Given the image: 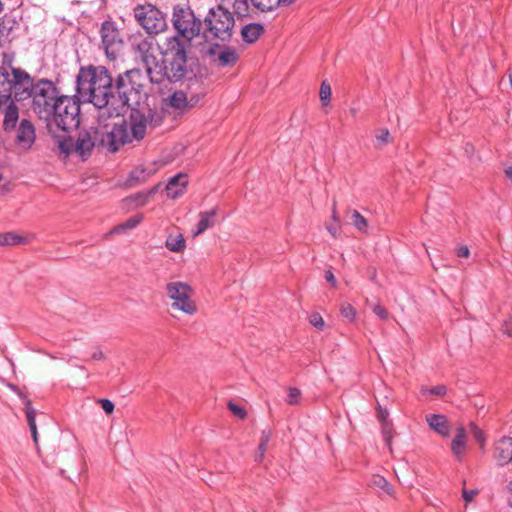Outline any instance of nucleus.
<instances>
[{
	"mask_svg": "<svg viewBox=\"0 0 512 512\" xmlns=\"http://www.w3.org/2000/svg\"><path fill=\"white\" fill-rule=\"evenodd\" d=\"M505 175L507 178L512 180V166H509L508 168L505 169Z\"/></svg>",
	"mask_w": 512,
	"mask_h": 512,
	"instance_id": "052dcab7",
	"label": "nucleus"
},
{
	"mask_svg": "<svg viewBox=\"0 0 512 512\" xmlns=\"http://www.w3.org/2000/svg\"><path fill=\"white\" fill-rule=\"evenodd\" d=\"M509 79H510V86L512 88V73L510 74Z\"/></svg>",
	"mask_w": 512,
	"mask_h": 512,
	"instance_id": "69168bd1",
	"label": "nucleus"
},
{
	"mask_svg": "<svg viewBox=\"0 0 512 512\" xmlns=\"http://www.w3.org/2000/svg\"><path fill=\"white\" fill-rule=\"evenodd\" d=\"M134 16L148 34H158L167 28L165 15L155 6L138 5L134 9Z\"/></svg>",
	"mask_w": 512,
	"mask_h": 512,
	"instance_id": "1a4fd4ad",
	"label": "nucleus"
},
{
	"mask_svg": "<svg viewBox=\"0 0 512 512\" xmlns=\"http://www.w3.org/2000/svg\"><path fill=\"white\" fill-rule=\"evenodd\" d=\"M167 296L173 300L171 307L188 315L197 313V306L191 299L192 287L182 281L169 282L166 285Z\"/></svg>",
	"mask_w": 512,
	"mask_h": 512,
	"instance_id": "0eeeda50",
	"label": "nucleus"
},
{
	"mask_svg": "<svg viewBox=\"0 0 512 512\" xmlns=\"http://www.w3.org/2000/svg\"><path fill=\"white\" fill-rule=\"evenodd\" d=\"M309 322L312 326L319 330H322L325 324L322 316L319 313L311 314L309 317Z\"/></svg>",
	"mask_w": 512,
	"mask_h": 512,
	"instance_id": "79ce46f5",
	"label": "nucleus"
},
{
	"mask_svg": "<svg viewBox=\"0 0 512 512\" xmlns=\"http://www.w3.org/2000/svg\"><path fill=\"white\" fill-rule=\"evenodd\" d=\"M80 100L83 99L76 92L74 96L62 95L58 99V112L60 113L59 129L68 131L77 128L80 124Z\"/></svg>",
	"mask_w": 512,
	"mask_h": 512,
	"instance_id": "6e6552de",
	"label": "nucleus"
},
{
	"mask_svg": "<svg viewBox=\"0 0 512 512\" xmlns=\"http://www.w3.org/2000/svg\"><path fill=\"white\" fill-rule=\"evenodd\" d=\"M227 406L229 410L233 413V415L236 416L237 418L245 419L247 417L246 410L243 407L235 404L234 402L229 401Z\"/></svg>",
	"mask_w": 512,
	"mask_h": 512,
	"instance_id": "ea45409f",
	"label": "nucleus"
},
{
	"mask_svg": "<svg viewBox=\"0 0 512 512\" xmlns=\"http://www.w3.org/2000/svg\"><path fill=\"white\" fill-rule=\"evenodd\" d=\"M210 61L218 67H233L239 60L237 51L227 45L212 44L205 52Z\"/></svg>",
	"mask_w": 512,
	"mask_h": 512,
	"instance_id": "4468645a",
	"label": "nucleus"
},
{
	"mask_svg": "<svg viewBox=\"0 0 512 512\" xmlns=\"http://www.w3.org/2000/svg\"><path fill=\"white\" fill-rule=\"evenodd\" d=\"M324 278L327 282H329L333 287H336L337 281L331 270H326L324 273Z\"/></svg>",
	"mask_w": 512,
	"mask_h": 512,
	"instance_id": "864d4df0",
	"label": "nucleus"
},
{
	"mask_svg": "<svg viewBox=\"0 0 512 512\" xmlns=\"http://www.w3.org/2000/svg\"><path fill=\"white\" fill-rule=\"evenodd\" d=\"M75 84L83 102L98 109H108L109 115L113 110L118 116L119 108L139 105L146 98L143 74L137 68L113 76L103 65L81 66Z\"/></svg>",
	"mask_w": 512,
	"mask_h": 512,
	"instance_id": "f257e3e1",
	"label": "nucleus"
},
{
	"mask_svg": "<svg viewBox=\"0 0 512 512\" xmlns=\"http://www.w3.org/2000/svg\"><path fill=\"white\" fill-rule=\"evenodd\" d=\"M8 388H9L10 390H12L14 393H16V394L20 397V399L23 401V403L25 402V398H28V397H27V396H26V395H25V394H24V393L19 389V387H18L17 385L9 383V384H8Z\"/></svg>",
	"mask_w": 512,
	"mask_h": 512,
	"instance_id": "603ef678",
	"label": "nucleus"
},
{
	"mask_svg": "<svg viewBox=\"0 0 512 512\" xmlns=\"http://www.w3.org/2000/svg\"><path fill=\"white\" fill-rule=\"evenodd\" d=\"M0 111L3 113V130L6 133L13 132L16 127L17 123L19 122V108L15 104L14 100L11 99L7 104H3L2 109Z\"/></svg>",
	"mask_w": 512,
	"mask_h": 512,
	"instance_id": "dca6fc26",
	"label": "nucleus"
},
{
	"mask_svg": "<svg viewBox=\"0 0 512 512\" xmlns=\"http://www.w3.org/2000/svg\"><path fill=\"white\" fill-rule=\"evenodd\" d=\"M159 185L154 186L147 192H138L134 195H131L128 199L135 202L137 206L145 205L149 198L152 197L158 190Z\"/></svg>",
	"mask_w": 512,
	"mask_h": 512,
	"instance_id": "cd10ccee",
	"label": "nucleus"
},
{
	"mask_svg": "<svg viewBox=\"0 0 512 512\" xmlns=\"http://www.w3.org/2000/svg\"><path fill=\"white\" fill-rule=\"evenodd\" d=\"M217 208H212L207 211H201L199 213V221L196 225V229L192 232L193 236H199L204 233L207 229L213 227L216 223Z\"/></svg>",
	"mask_w": 512,
	"mask_h": 512,
	"instance_id": "6ab92c4d",
	"label": "nucleus"
},
{
	"mask_svg": "<svg viewBox=\"0 0 512 512\" xmlns=\"http://www.w3.org/2000/svg\"><path fill=\"white\" fill-rule=\"evenodd\" d=\"M373 313L377 315L380 319L386 320L388 318L387 310L380 304H376L373 307Z\"/></svg>",
	"mask_w": 512,
	"mask_h": 512,
	"instance_id": "a18cd8bd",
	"label": "nucleus"
},
{
	"mask_svg": "<svg viewBox=\"0 0 512 512\" xmlns=\"http://www.w3.org/2000/svg\"><path fill=\"white\" fill-rule=\"evenodd\" d=\"M102 46L108 59L114 60L121 52L124 42L119 30L112 21H104L101 25Z\"/></svg>",
	"mask_w": 512,
	"mask_h": 512,
	"instance_id": "ddd939ff",
	"label": "nucleus"
},
{
	"mask_svg": "<svg viewBox=\"0 0 512 512\" xmlns=\"http://www.w3.org/2000/svg\"><path fill=\"white\" fill-rule=\"evenodd\" d=\"M265 32L262 24L251 22L241 28L242 40L247 44L255 43L260 36Z\"/></svg>",
	"mask_w": 512,
	"mask_h": 512,
	"instance_id": "aec40b11",
	"label": "nucleus"
},
{
	"mask_svg": "<svg viewBox=\"0 0 512 512\" xmlns=\"http://www.w3.org/2000/svg\"><path fill=\"white\" fill-rule=\"evenodd\" d=\"M204 34L222 42H229L233 35L235 20L233 14L222 5L210 8L203 20Z\"/></svg>",
	"mask_w": 512,
	"mask_h": 512,
	"instance_id": "423d86ee",
	"label": "nucleus"
},
{
	"mask_svg": "<svg viewBox=\"0 0 512 512\" xmlns=\"http://www.w3.org/2000/svg\"><path fill=\"white\" fill-rule=\"evenodd\" d=\"M233 10L238 18H245L249 16V3L248 0H234Z\"/></svg>",
	"mask_w": 512,
	"mask_h": 512,
	"instance_id": "473e14b6",
	"label": "nucleus"
},
{
	"mask_svg": "<svg viewBox=\"0 0 512 512\" xmlns=\"http://www.w3.org/2000/svg\"><path fill=\"white\" fill-rule=\"evenodd\" d=\"M465 151H466V153L473 152V146L471 144L467 143L466 147H465Z\"/></svg>",
	"mask_w": 512,
	"mask_h": 512,
	"instance_id": "680f3d73",
	"label": "nucleus"
},
{
	"mask_svg": "<svg viewBox=\"0 0 512 512\" xmlns=\"http://www.w3.org/2000/svg\"><path fill=\"white\" fill-rule=\"evenodd\" d=\"M331 218H332L334 223H336V224L340 223V219H339L338 213L336 211V202L335 201L333 202V206H332V216H331Z\"/></svg>",
	"mask_w": 512,
	"mask_h": 512,
	"instance_id": "5fc2aeb1",
	"label": "nucleus"
},
{
	"mask_svg": "<svg viewBox=\"0 0 512 512\" xmlns=\"http://www.w3.org/2000/svg\"><path fill=\"white\" fill-rule=\"evenodd\" d=\"M470 254L469 248L466 245H461L456 249V255L460 258H467Z\"/></svg>",
	"mask_w": 512,
	"mask_h": 512,
	"instance_id": "8fccbe9b",
	"label": "nucleus"
},
{
	"mask_svg": "<svg viewBox=\"0 0 512 512\" xmlns=\"http://www.w3.org/2000/svg\"><path fill=\"white\" fill-rule=\"evenodd\" d=\"M15 131V145L24 152L29 151L36 140V131L33 123L28 119H22Z\"/></svg>",
	"mask_w": 512,
	"mask_h": 512,
	"instance_id": "2eb2a0df",
	"label": "nucleus"
},
{
	"mask_svg": "<svg viewBox=\"0 0 512 512\" xmlns=\"http://www.w3.org/2000/svg\"><path fill=\"white\" fill-rule=\"evenodd\" d=\"M142 220V217L141 216H132L130 218H128L125 222L123 223H120L118 224L117 226H115L112 230H111V233H122L124 231H127V230H132L134 228H136L139 223L141 222Z\"/></svg>",
	"mask_w": 512,
	"mask_h": 512,
	"instance_id": "bb28decb",
	"label": "nucleus"
},
{
	"mask_svg": "<svg viewBox=\"0 0 512 512\" xmlns=\"http://www.w3.org/2000/svg\"><path fill=\"white\" fill-rule=\"evenodd\" d=\"M12 73L6 68L0 67V109L12 99Z\"/></svg>",
	"mask_w": 512,
	"mask_h": 512,
	"instance_id": "a211bd4d",
	"label": "nucleus"
},
{
	"mask_svg": "<svg viewBox=\"0 0 512 512\" xmlns=\"http://www.w3.org/2000/svg\"><path fill=\"white\" fill-rule=\"evenodd\" d=\"M389 412L386 408H383L381 406L377 409V418L381 423L389 422L388 420Z\"/></svg>",
	"mask_w": 512,
	"mask_h": 512,
	"instance_id": "de8ad7c7",
	"label": "nucleus"
},
{
	"mask_svg": "<svg viewBox=\"0 0 512 512\" xmlns=\"http://www.w3.org/2000/svg\"><path fill=\"white\" fill-rule=\"evenodd\" d=\"M301 391L295 387H289L286 402L290 405H296L299 403Z\"/></svg>",
	"mask_w": 512,
	"mask_h": 512,
	"instance_id": "58836bf2",
	"label": "nucleus"
},
{
	"mask_svg": "<svg viewBox=\"0 0 512 512\" xmlns=\"http://www.w3.org/2000/svg\"><path fill=\"white\" fill-rule=\"evenodd\" d=\"M497 450L500 451L499 455V461L501 465L506 464L507 462L503 461V457L507 456V450H512V438L511 437H504L500 440L499 446L497 447Z\"/></svg>",
	"mask_w": 512,
	"mask_h": 512,
	"instance_id": "72a5a7b5",
	"label": "nucleus"
},
{
	"mask_svg": "<svg viewBox=\"0 0 512 512\" xmlns=\"http://www.w3.org/2000/svg\"><path fill=\"white\" fill-rule=\"evenodd\" d=\"M172 23L176 30V35L173 37L178 38L187 55L191 41L200 34L202 21L195 16L194 11L188 5L177 4L173 7Z\"/></svg>",
	"mask_w": 512,
	"mask_h": 512,
	"instance_id": "20e7f679",
	"label": "nucleus"
},
{
	"mask_svg": "<svg viewBox=\"0 0 512 512\" xmlns=\"http://www.w3.org/2000/svg\"><path fill=\"white\" fill-rule=\"evenodd\" d=\"M12 99L15 101H23L33 98L36 82L33 78L21 68H12Z\"/></svg>",
	"mask_w": 512,
	"mask_h": 512,
	"instance_id": "f8f14e48",
	"label": "nucleus"
},
{
	"mask_svg": "<svg viewBox=\"0 0 512 512\" xmlns=\"http://www.w3.org/2000/svg\"><path fill=\"white\" fill-rule=\"evenodd\" d=\"M351 224L360 232L366 233L368 222L357 210H353L351 215Z\"/></svg>",
	"mask_w": 512,
	"mask_h": 512,
	"instance_id": "7c9ffc66",
	"label": "nucleus"
},
{
	"mask_svg": "<svg viewBox=\"0 0 512 512\" xmlns=\"http://www.w3.org/2000/svg\"><path fill=\"white\" fill-rule=\"evenodd\" d=\"M465 442H466V430L464 427H459L457 429V434L452 440L451 450L453 454L460 458L465 450Z\"/></svg>",
	"mask_w": 512,
	"mask_h": 512,
	"instance_id": "5701e85b",
	"label": "nucleus"
},
{
	"mask_svg": "<svg viewBox=\"0 0 512 512\" xmlns=\"http://www.w3.org/2000/svg\"><path fill=\"white\" fill-rule=\"evenodd\" d=\"M393 424L389 422L381 423V433L384 439L385 444L389 449H391L392 438H393Z\"/></svg>",
	"mask_w": 512,
	"mask_h": 512,
	"instance_id": "f704fd0d",
	"label": "nucleus"
},
{
	"mask_svg": "<svg viewBox=\"0 0 512 512\" xmlns=\"http://www.w3.org/2000/svg\"><path fill=\"white\" fill-rule=\"evenodd\" d=\"M351 113L354 115L356 113L355 109H351Z\"/></svg>",
	"mask_w": 512,
	"mask_h": 512,
	"instance_id": "338daca9",
	"label": "nucleus"
},
{
	"mask_svg": "<svg viewBox=\"0 0 512 512\" xmlns=\"http://www.w3.org/2000/svg\"><path fill=\"white\" fill-rule=\"evenodd\" d=\"M512 460V449L507 450V456L503 457L504 462H509Z\"/></svg>",
	"mask_w": 512,
	"mask_h": 512,
	"instance_id": "bf43d9fd",
	"label": "nucleus"
},
{
	"mask_svg": "<svg viewBox=\"0 0 512 512\" xmlns=\"http://www.w3.org/2000/svg\"><path fill=\"white\" fill-rule=\"evenodd\" d=\"M319 96H320L322 105H324V106L328 105V103L330 102V98H331V87L326 81H323L321 83Z\"/></svg>",
	"mask_w": 512,
	"mask_h": 512,
	"instance_id": "4c0bfd02",
	"label": "nucleus"
},
{
	"mask_svg": "<svg viewBox=\"0 0 512 512\" xmlns=\"http://www.w3.org/2000/svg\"><path fill=\"white\" fill-rule=\"evenodd\" d=\"M151 176V171L146 168H136L130 172L127 178V184L129 186H135L146 182Z\"/></svg>",
	"mask_w": 512,
	"mask_h": 512,
	"instance_id": "b1692460",
	"label": "nucleus"
},
{
	"mask_svg": "<svg viewBox=\"0 0 512 512\" xmlns=\"http://www.w3.org/2000/svg\"><path fill=\"white\" fill-rule=\"evenodd\" d=\"M264 455H265V452H261V451L258 450L256 455H255V458H254L255 462L261 463L263 461V459H264Z\"/></svg>",
	"mask_w": 512,
	"mask_h": 512,
	"instance_id": "13d9d810",
	"label": "nucleus"
},
{
	"mask_svg": "<svg viewBox=\"0 0 512 512\" xmlns=\"http://www.w3.org/2000/svg\"><path fill=\"white\" fill-rule=\"evenodd\" d=\"M340 314L348 322H353L355 320V318H356V310L349 303H344V304L341 305V307H340Z\"/></svg>",
	"mask_w": 512,
	"mask_h": 512,
	"instance_id": "e433bc0d",
	"label": "nucleus"
},
{
	"mask_svg": "<svg viewBox=\"0 0 512 512\" xmlns=\"http://www.w3.org/2000/svg\"><path fill=\"white\" fill-rule=\"evenodd\" d=\"M188 184V176L185 173H178L171 177L166 185V194L171 199L182 196Z\"/></svg>",
	"mask_w": 512,
	"mask_h": 512,
	"instance_id": "f3484780",
	"label": "nucleus"
},
{
	"mask_svg": "<svg viewBox=\"0 0 512 512\" xmlns=\"http://www.w3.org/2000/svg\"><path fill=\"white\" fill-rule=\"evenodd\" d=\"M91 358L93 360H102L104 359V354L103 352L99 349L97 351H95L92 355H91Z\"/></svg>",
	"mask_w": 512,
	"mask_h": 512,
	"instance_id": "4d7b16f0",
	"label": "nucleus"
},
{
	"mask_svg": "<svg viewBox=\"0 0 512 512\" xmlns=\"http://www.w3.org/2000/svg\"><path fill=\"white\" fill-rule=\"evenodd\" d=\"M327 230L328 232L334 237V238H337L338 235H339V230H340V223L339 224H336V223H333V224H330V225H327Z\"/></svg>",
	"mask_w": 512,
	"mask_h": 512,
	"instance_id": "3c124183",
	"label": "nucleus"
},
{
	"mask_svg": "<svg viewBox=\"0 0 512 512\" xmlns=\"http://www.w3.org/2000/svg\"><path fill=\"white\" fill-rule=\"evenodd\" d=\"M511 507H512V502H511Z\"/></svg>",
	"mask_w": 512,
	"mask_h": 512,
	"instance_id": "774afa93",
	"label": "nucleus"
},
{
	"mask_svg": "<svg viewBox=\"0 0 512 512\" xmlns=\"http://www.w3.org/2000/svg\"><path fill=\"white\" fill-rule=\"evenodd\" d=\"M36 115L39 119L46 122L49 129L52 127L59 129L60 113L58 112V103L54 105L53 102L46 110H42V112H38Z\"/></svg>",
	"mask_w": 512,
	"mask_h": 512,
	"instance_id": "4be33fe9",
	"label": "nucleus"
},
{
	"mask_svg": "<svg viewBox=\"0 0 512 512\" xmlns=\"http://www.w3.org/2000/svg\"><path fill=\"white\" fill-rule=\"evenodd\" d=\"M159 70L147 68L150 82L161 84L166 79L170 83L184 84L185 80L197 84L200 79H207L209 72L205 66L194 57H188L183 45L177 37L166 39V48L162 53V65L156 66Z\"/></svg>",
	"mask_w": 512,
	"mask_h": 512,
	"instance_id": "f03ea898",
	"label": "nucleus"
},
{
	"mask_svg": "<svg viewBox=\"0 0 512 512\" xmlns=\"http://www.w3.org/2000/svg\"><path fill=\"white\" fill-rule=\"evenodd\" d=\"M26 239L14 232H6L3 234H0V246H14V245H20L25 244Z\"/></svg>",
	"mask_w": 512,
	"mask_h": 512,
	"instance_id": "393cba45",
	"label": "nucleus"
},
{
	"mask_svg": "<svg viewBox=\"0 0 512 512\" xmlns=\"http://www.w3.org/2000/svg\"><path fill=\"white\" fill-rule=\"evenodd\" d=\"M474 437H475L476 441L479 442L480 441V432L475 431L474 432Z\"/></svg>",
	"mask_w": 512,
	"mask_h": 512,
	"instance_id": "0e129e2a",
	"label": "nucleus"
},
{
	"mask_svg": "<svg viewBox=\"0 0 512 512\" xmlns=\"http://www.w3.org/2000/svg\"><path fill=\"white\" fill-rule=\"evenodd\" d=\"M98 403H100L102 409L106 414H112L115 408L114 403L107 399V398H101L98 400Z\"/></svg>",
	"mask_w": 512,
	"mask_h": 512,
	"instance_id": "37998d69",
	"label": "nucleus"
},
{
	"mask_svg": "<svg viewBox=\"0 0 512 512\" xmlns=\"http://www.w3.org/2000/svg\"><path fill=\"white\" fill-rule=\"evenodd\" d=\"M271 439V431L270 430H263L261 433L260 442L258 445V450L261 452H266L268 443Z\"/></svg>",
	"mask_w": 512,
	"mask_h": 512,
	"instance_id": "a19ab883",
	"label": "nucleus"
},
{
	"mask_svg": "<svg viewBox=\"0 0 512 512\" xmlns=\"http://www.w3.org/2000/svg\"><path fill=\"white\" fill-rule=\"evenodd\" d=\"M390 133L388 129H383L379 134L376 135V140L380 145H384L388 142Z\"/></svg>",
	"mask_w": 512,
	"mask_h": 512,
	"instance_id": "49530a36",
	"label": "nucleus"
},
{
	"mask_svg": "<svg viewBox=\"0 0 512 512\" xmlns=\"http://www.w3.org/2000/svg\"><path fill=\"white\" fill-rule=\"evenodd\" d=\"M134 48L143 57V59L147 61V54L152 48L151 40L141 39L140 41L134 44Z\"/></svg>",
	"mask_w": 512,
	"mask_h": 512,
	"instance_id": "c9c22d12",
	"label": "nucleus"
},
{
	"mask_svg": "<svg viewBox=\"0 0 512 512\" xmlns=\"http://www.w3.org/2000/svg\"><path fill=\"white\" fill-rule=\"evenodd\" d=\"M369 485L373 488H379L389 495L393 492L391 484L381 475H373L370 479Z\"/></svg>",
	"mask_w": 512,
	"mask_h": 512,
	"instance_id": "c85d7f7f",
	"label": "nucleus"
},
{
	"mask_svg": "<svg viewBox=\"0 0 512 512\" xmlns=\"http://www.w3.org/2000/svg\"><path fill=\"white\" fill-rule=\"evenodd\" d=\"M205 79H200L197 84L192 83V81L185 80L184 84L187 87V90L190 94L189 98L187 94L183 91H175L169 97L170 106L174 109H185L187 107H194L198 104V102L206 95L207 88L204 85Z\"/></svg>",
	"mask_w": 512,
	"mask_h": 512,
	"instance_id": "9d476101",
	"label": "nucleus"
},
{
	"mask_svg": "<svg viewBox=\"0 0 512 512\" xmlns=\"http://www.w3.org/2000/svg\"><path fill=\"white\" fill-rule=\"evenodd\" d=\"M446 392H447V389H446V386H444V385H437V386L432 387L429 390L430 394L437 395V396H444L446 394Z\"/></svg>",
	"mask_w": 512,
	"mask_h": 512,
	"instance_id": "09e8293b",
	"label": "nucleus"
},
{
	"mask_svg": "<svg viewBox=\"0 0 512 512\" xmlns=\"http://www.w3.org/2000/svg\"><path fill=\"white\" fill-rule=\"evenodd\" d=\"M427 423L431 429L436 431L441 436H448L450 433V426L446 416L441 414H431L427 416Z\"/></svg>",
	"mask_w": 512,
	"mask_h": 512,
	"instance_id": "412c9836",
	"label": "nucleus"
},
{
	"mask_svg": "<svg viewBox=\"0 0 512 512\" xmlns=\"http://www.w3.org/2000/svg\"><path fill=\"white\" fill-rule=\"evenodd\" d=\"M62 95L56 85L49 79H39L36 81L34 96L32 98V109L35 114L46 110L53 102H58Z\"/></svg>",
	"mask_w": 512,
	"mask_h": 512,
	"instance_id": "9b49d317",
	"label": "nucleus"
},
{
	"mask_svg": "<svg viewBox=\"0 0 512 512\" xmlns=\"http://www.w3.org/2000/svg\"><path fill=\"white\" fill-rule=\"evenodd\" d=\"M165 246L172 252H181L185 248V240L182 235L177 237L169 236L165 242Z\"/></svg>",
	"mask_w": 512,
	"mask_h": 512,
	"instance_id": "c756f323",
	"label": "nucleus"
},
{
	"mask_svg": "<svg viewBox=\"0 0 512 512\" xmlns=\"http://www.w3.org/2000/svg\"><path fill=\"white\" fill-rule=\"evenodd\" d=\"M29 430L31 432L34 444L36 445V447H38V431H37V427L29 428Z\"/></svg>",
	"mask_w": 512,
	"mask_h": 512,
	"instance_id": "6e6d98bb",
	"label": "nucleus"
},
{
	"mask_svg": "<svg viewBox=\"0 0 512 512\" xmlns=\"http://www.w3.org/2000/svg\"><path fill=\"white\" fill-rule=\"evenodd\" d=\"M129 139L128 126L125 120L115 122L110 130L107 126L91 127L78 132L77 138L71 136L58 140L59 150L70 155L75 152L82 160H87L94 148L115 153Z\"/></svg>",
	"mask_w": 512,
	"mask_h": 512,
	"instance_id": "7ed1b4c3",
	"label": "nucleus"
},
{
	"mask_svg": "<svg viewBox=\"0 0 512 512\" xmlns=\"http://www.w3.org/2000/svg\"><path fill=\"white\" fill-rule=\"evenodd\" d=\"M131 108L128 120L121 118L118 122L125 120L128 126L129 139L126 143L132 140H142L146 134L148 126L155 128L162 123V116L156 110H153L146 103L139 105L129 106Z\"/></svg>",
	"mask_w": 512,
	"mask_h": 512,
	"instance_id": "39448f33",
	"label": "nucleus"
},
{
	"mask_svg": "<svg viewBox=\"0 0 512 512\" xmlns=\"http://www.w3.org/2000/svg\"><path fill=\"white\" fill-rule=\"evenodd\" d=\"M296 0H283V6H289L294 3Z\"/></svg>",
	"mask_w": 512,
	"mask_h": 512,
	"instance_id": "e2e57ef3",
	"label": "nucleus"
},
{
	"mask_svg": "<svg viewBox=\"0 0 512 512\" xmlns=\"http://www.w3.org/2000/svg\"><path fill=\"white\" fill-rule=\"evenodd\" d=\"M24 411L26 415V420L29 428L37 427L36 425V411L32 406V403L29 398H25Z\"/></svg>",
	"mask_w": 512,
	"mask_h": 512,
	"instance_id": "2f4dec72",
	"label": "nucleus"
},
{
	"mask_svg": "<svg viewBox=\"0 0 512 512\" xmlns=\"http://www.w3.org/2000/svg\"><path fill=\"white\" fill-rule=\"evenodd\" d=\"M252 5L261 12H270L283 6V0H251Z\"/></svg>",
	"mask_w": 512,
	"mask_h": 512,
	"instance_id": "a878e982",
	"label": "nucleus"
},
{
	"mask_svg": "<svg viewBox=\"0 0 512 512\" xmlns=\"http://www.w3.org/2000/svg\"><path fill=\"white\" fill-rule=\"evenodd\" d=\"M479 490L477 488L475 489H463L462 491V498L465 501L466 504L473 501L476 495H478Z\"/></svg>",
	"mask_w": 512,
	"mask_h": 512,
	"instance_id": "c03bdc74",
	"label": "nucleus"
}]
</instances>
